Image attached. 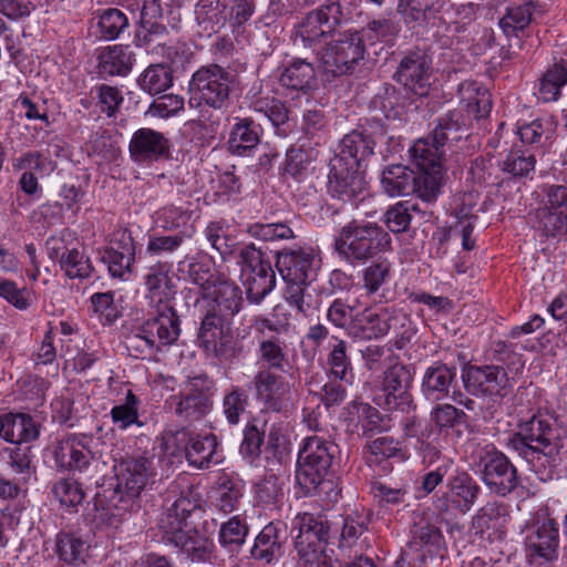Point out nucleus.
<instances>
[{"label":"nucleus","instance_id":"nucleus-1","mask_svg":"<svg viewBox=\"0 0 567 567\" xmlns=\"http://www.w3.org/2000/svg\"><path fill=\"white\" fill-rule=\"evenodd\" d=\"M506 446L526 460L539 480L546 482L553 477V468L563 445L556 425L546 416L533 415L518 423Z\"/></svg>","mask_w":567,"mask_h":567},{"label":"nucleus","instance_id":"nucleus-2","mask_svg":"<svg viewBox=\"0 0 567 567\" xmlns=\"http://www.w3.org/2000/svg\"><path fill=\"white\" fill-rule=\"evenodd\" d=\"M390 235L377 223L351 220L334 238V249L351 265L364 264L375 255L391 250Z\"/></svg>","mask_w":567,"mask_h":567},{"label":"nucleus","instance_id":"nucleus-3","mask_svg":"<svg viewBox=\"0 0 567 567\" xmlns=\"http://www.w3.org/2000/svg\"><path fill=\"white\" fill-rule=\"evenodd\" d=\"M291 534L302 567H332V558L326 553L330 537L327 519L310 513L298 514L292 522Z\"/></svg>","mask_w":567,"mask_h":567},{"label":"nucleus","instance_id":"nucleus-4","mask_svg":"<svg viewBox=\"0 0 567 567\" xmlns=\"http://www.w3.org/2000/svg\"><path fill=\"white\" fill-rule=\"evenodd\" d=\"M114 470L116 484L110 503L120 512H130L148 481L155 476L153 458L146 455H130L121 458Z\"/></svg>","mask_w":567,"mask_h":567},{"label":"nucleus","instance_id":"nucleus-5","mask_svg":"<svg viewBox=\"0 0 567 567\" xmlns=\"http://www.w3.org/2000/svg\"><path fill=\"white\" fill-rule=\"evenodd\" d=\"M337 446L319 436L305 440L299 452L296 483L305 496L313 494L330 473Z\"/></svg>","mask_w":567,"mask_h":567},{"label":"nucleus","instance_id":"nucleus-6","mask_svg":"<svg viewBox=\"0 0 567 567\" xmlns=\"http://www.w3.org/2000/svg\"><path fill=\"white\" fill-rule=\"evenodd\" d=\"M365 53L362 32L347 30L332 38L318 54L323 71L338 78L353 74L362 64Z\"/></svg>","mask_w":567,"mask_h":567},{"label":"nucleus","instance_id":"nucleus-7","mask_svg":"<svg viewBox=\"0 0 567 567\" xmlns=\"http://www.w3.org/2000/svg\"><path fill=\"white\" fill-rule=\"evenodd\" d=\"M235 74L219 64L210 63L200 66L189 82V105L199 107L206 105L215 110L226 106Z\"/></svg>","mask_w":567,"mask_h":567},{"label":"nucleus","instance_id":"nucleus-8","mask_svg":"<svg viewBox=\"0 0 567 567\" xmlns=\"http://www.w3.org/2000/svg\"><path fill=\"white\" fill-rule=\"evenodd\" d=\"M462 380L468 393L488 398L489 403L484 420L492 419L496 409L501 405L502 399L506 395L508 378L504 368L498 365H470L463 371Z\"/></svg>","mask_w":567,"mask_h":567},{"label":"nucleus","instance_id":"nucleus-9","mask_svg":"<svg viewBox=\"0 0 567 567\" xmlns=\"http://www.w3.org/2000/svg\"><path fill=\"white\" fill-rule=\"evenodd\" d=\"M388 131L379 121H371L361 128L346 134L340 142V151L332 159H341L351 166L361 168L374 154V148L382 143Z\"/></svg>","mask_w":567,"mask_h":567},{"label":"nucleus","instance_id":"nucleus-10","mask_svg":"<svg viewBox=\"0 0 567 567\" xmlns=\"http://www.w3.org/2000/svg\"><path fill=\"white\" fill-rule=\"evenodd\" d=\"M252 384L262 411L287 414L295 408L293 386L282 375L270 370H259Z\"/></svg>","mask_w":567,"mask_h":567},{"label":"nucleus","instance_id":"nucleus-11","mask_svg":"<svg viewBox=\"0 0 567 567\" xmlns=\"http://www.w3.org/2000/svg\"><path fill=\"white\" fill-rule=\"evenodd\" d=\"M413 375L411 369L404 364L395 363L389 367L381 384L382 394L378 396L377 404L390 411L409 413L415 409L410 392Z\"/></svg>","mask_w":567,"mask_h":567},{"label":"nucleus","instance_id":"nucleus-12","mask_svg":"<svg viewBox=\"0 0 567 567\" xmlns=\"http://www.w3.org/2000/svg\"><path fill=\"white\" fill-rule=\"evenodd\" d=\"M543 196L536 210L539 228L547 237L567 234V185L545 184Z\"/></svg>","mask_w":567,"mask_h":567},{"label":"nucleus","instance_id":"nucleus-13","mask_svg":"<svg viewBox=\"0 0 567 567\" xmlns=\"http://www.w3.org/2000/svg\"><path fill=\"white\" fill-rule=\"evenodd\" d=\"M478 468L483 483L498 495L505 496L517 486L516 467L504 453L493 446H487L481 455Z\"/></svg>","mask_w":567,"mask_h":567},{"label":"nucleus","instance_id":"nucleus-14","mask_svg":"<svg viewBox=\"0 0 567 567\" xmlns=\"http://www.w3.org/2000/svg\"><path fill=\"white\" fill-rule=\"evenodd\" d=\"M327 188L331 197L343 203L360 202L368 195L367 182L361 168L341 159L330 161Z\"/></svg>","mask_w":567,"mask_h":567},{"label":"nucleus","instance_id":"nucleus-15","mask_svg":"<svg viewBox=\"0 0 567 567\" xmlns=\"http://www.w3.org/2000/svg\"><path fill=\"white\" fill-rule=\"evenodd\" d=\"M432 76V58L422 49L409 51L400 61L393 79L416 95L427 94Z\"/></svg>","mask_w":567,"mask_h":567},{"label":"nucleus","instance_id":"nucleus-16","mask_svg":"<svg viewBox=\"0 0 567 567\" xmlns=\"http://www.w3.org/2000/svg\"><path fill=\"white\" fill-rule=\"evenodd\" d=\"M225 320L217 312H208L202 321L198 340L206 353L219 360L231 361L237 355L236 343Z\"/></svg>","mask_w":567,"mask_h":567},{"label":"nucleus","instance_id":"nucleus-17","mask_svg":"<svg viewBox=\"0 0 567 567\" xmlns=\"http://www.w3.org/2000/svg\"><path fill=\"white\" fill-rule=\"evenodd\" d=\"M480 492L481 487L476 481L468 473L461 472L449 478L446 495L437 498L434 505L440 512H447L452 506L465 514L475 504Z\"/></svg>","mask_w":567,"mask_h":567},{"label":"nucleus","instance_id":"nucleus-18","mask_svg":"<svg viewBox=\"0 0 567 567\" xmlns=\"http://www.w3.org/2000/svg\"><path fill=\"white\" fill-rule=\"evenodd\" d=\"M276 268L284 281L308 282L315 274V256L301 247L276 254Z\"/></svg>","mask_w":567,"mask_h":567},{"label":"nucleus","instance_id":"nucleus-19","mask_svg":"<svg viewBox=\"0 0 567 567\" xmlns=\"http://www.w3.org/2000/svg\"><path fill=\"white\" fill-rule=\"evenodd\" d=\"M559 543L558 525L547 516H538L527 527L525 546L532 556H538L547 560L556 555Z\"/></svg>","mask_w":567,"mask_h":567},{"label":"nucleus","instance_id":"nucleus-20","mask_svg":"<svg viewBox=\"0 0 567 567\" xmlns=\"http://www.w3.org/2000/svg\"><path fill=\"white\" fill-rule=\"evenodd\" d=\"M169 140L150 127L135 131L128 144V152L135 163L153 162L169 155Z\"/></svg>","mask_w":567,"mask_h":567},{"label":"nucleus","instance_id":"nucleus-21","mask_svg":"<svg viewBox=\"0 0 567 567\" xmlns=\"http://www.w3.org/2000/svg\"><path fill=\"white\" fill-rule=\"evenodd\" d=\"M155 316L142 324V333L154 340L158 352L165 346H172L179 337V318L173 306L154 308Z\"/></svg>","mask_w":567,"mask_h":567},{"label":"nucleus","instance_id":"nucleus-22","mask_svg":"<svg viewBox=\"0 0 567 567\" xmlns=\"http://www.w3.org/2000/svg\"><path fill=\"white\" fill-rule=\"evenodd\" d=\"M396 319L386 308L379 312L367 308L354 316V320L348 328V333L357 340L377 339L385 336Z\"/></svg>","mask_w":567,"mask_h":567},{"label":"nucleus","instance_id":"nucleus-23","mask_svg":"<svg viewBox=\"0 0 567 567\" xmlns=\"http://www.w3.org/2000/svg\"><path fill=\"white\" fill-rule=\"evenodd\" d=\"M192 509V502L187 497H179L163 512L157 527L165 542L175 545L193 529L187 523Z\"/></svg>","mask_w":567,"mask_h":567},{"label":"nucleus","instance_id":"nucleus-24","mask_svg":"<svg viewBox=\"0 0 567 567\" xmlns=\"http://www.w3.org/2000/svg\"><path fill=\"white\" fill-rule=\"evenodd\" d=\"M169 268L166 264L157 262L146 269L143 277L145 298L152 308L172 306L175 295V286L169 277Z\"/></svg>","mask_w":567,"mask_h":567},{"label":"nucleus","instance_id":"nucleus-25","mask_svg":"<svg viewBox=\"0 0 567 567\" xmlns=\"http://www.w3.org/2000/svg\"><path fill=\"white\" fill-rule=\"evenodd\" d=\"M457 369L442 362H434L423 373L421 391L426 400L441 401L450 396L456 385Z\"/></svg>","mask_w":567,"mask_h":567},{"label":"nucleus","instance_id":"nucleus-26","mask_svg":"<svg viewBox=\"0 0 567 567\" xmlns=\"http://www.w3.org/2000/svg\"><path fill=\"white\" fill-rule=\"evenodd\" d=\"M53 458L59 470L82 472L90 466L93 453L83 440L70 436L56 442Z\"/></svg>","mask_w":567,"mask_h":567},{"label":"nucleus","instance_id":"nucleus-27","mask_svg":"<svg viewBox=\"0 0 567 567\" xmlns=\"http://www.w3.org/2000/svg\"><path fill=\"white\" fill-rule=\"evenodd\" d=\"M40 429V423L29 414L7 413L0 416V437L12 444L37 440Z\"/></svg>","mask_w":567,"mask_h":567},{"label":"nucleus","instance_id":"nucleus-28","mask_svg":"<svg viewBox=\"0 0 567 567\" xmlns=\"http://www.w3.org/2000/svg\"><path fill=\"white\" fill-rule=\"evenodd\" d=\"M286 540V526L280 523L267 524L255 539L251 557L256 560L270 564L282 555V545Z\"/></svg>","mask_w":567,"mask_h":567},{"label":"nucleus","instance_id":"nucleus-29","mask_svg":"<svg viewBox=\"0 0 567 567\" xmlns=\"http://www.w3.org/2000/svg\"><path fill=\"white\" fill-rule=\"evenodd\" d=\"M260 125L250 117H236L227 141V150L235 156H250L260 142Z\"/></svg>","mask_w":567,"mask_h":567},{"label":"nucleus","instance_id":"nucleus-30","mask_svg":"<svg viewBox=\"0 0 567 567\" xmlns=\"http://www.w3.org/2000/svg\"><path fill=\"white\" fill-rule=\"evenodd\" d=\"M135 54L128 45L114 44L103 48L97 55L101 76H125L133 69Z\"/></svg>","mask_w":567,"mask_h":567},{"label":"nucleus","instance_id":"nucleus-31","mask_svg":"<svg viewBox=\"0 0 567 567\" xmlns=\"http://www.w3.org/2000/svg\"><path fill=\"white\" fill-rule=\"evenodd\" d=\"M205 298H212L215 302L218 316L230 319L237 315L243 307V291L235 282L219 279L213 284V290L205 293Z\"/></svg>","mask_w":567,"mask_h":567},{"label":"nucleus","instance_id":"nucleus-32","mask_svg":"<svg viewBox=\"0 0 567 567\" xmlns=\"http://www.w3.org/2000/svg\"><path fill=\"white\" fill-rule=\"evenodd\" d=\"M134 256L135 246L133 238L131 235L123 233L120 246L106 248L101 256V260L107 265L112 277L124 278L126 274L131 272Z\"/></svg>","mask_w":567,"mask_h":567},{"label":"nucleus","instance_id":"nucleus-33","mask_svg":"<svg viewBox=\"0 0 567 567\" xmlns=\"http://www.w3.org/2000/svg\"><path fill=\"white\" fill-rule=\"evenodd\" d=\"M412 162L420 169H444L445 147L430 134L419 138L410 148Z\"/></svg>","mask_w":567,"mask_h":567},{"label":"nucleus","instance_id":"nucleus-34","mask_svg":"<svg viewBox=\"0 0 567 567\" xmlns=\"http://www.w3.org/2000/svg\"><path fill=\"white\" fill-rule=\"evenodd\" d=\"M217 439L215 435L192 436L185 447L186 460L196 468H208L212 464H218Z\"/></svg>","mask_w":567,"mask_h":567},{"label":"nucleus","instance_id":"nucleus-35","mask_svg":"<svg viewBox=\"0 0 567 567\" xmlns=\"http://www.w3.org/2000/svg\"><path fill=\"white\" fill-rule=\"evenodd\" d=\"M241 277L250 303L259 305L276 286V275L270 264Z\"/></svg>","mask_w":567,"mask_h":567},{"label":"nucleus","instance_id":"nucleus-36","mask_svg":"<svg viewBox=\"0 0 567 567\" xmlns=\"http://www.w3.org/2000/svg\"><path fill=\"white\" fill-rule=\"evenodd\" d=\"M287 344L278 337L262 339L258 344V360L265 367V370L287 372L290 368Z\"/></svg>","mask_w":567,"mask_h":567},{"label":"nucleus","instance_id":"nucleus-37","mask_svg":"<svg viewBox=\"0 0 567 567\" xmlns=\"http://www.w3.org/2000/svg\"><path fill=\"white\" fill-rule=\"evenodd\" d=\"M414 172L403 165H391L381 174V185L389 196H405L413 190Z\"/></svg>","mask_w":567,"mask_h":567},{"label":"nucleus","instance_id":"nucleus-38","mask_svg":"<svg viewBox=\"0 0 567 567\" xmlns=\"http://www.w3.org/2000/svg\"><path fill=\"white\" fill-rule=\"evenodd\" d=\"M316 82V72L311 63L296 59L280 74V83L292 90L307 91Z\"/></svg>","mask_w":567,"mask_h":567},{"label":"nucleus","instance_id":"nucleus-39","mask_svg":"<svg viewBox=\"0 0 567 567\" xmlns=\"http://www.w3.org/2000/svg\"><path fill=\"white\" fill-rule=\"evenodd\" d=\"M444 181L445 171L420 169L419 173L414 172L413 190L411 194H414L425 203H434L441 194Z\"/></svg>","mask_w":567,"mask_h":567},{"label":"nucleus","instance_id":"nucleus-40","mask_svg":"<svg viewBox=\"0 0 567 567\" xmlns=\"http://www.w3.org/2000/svg\"><path fill=\"white\" fill-rule=\"evenodd\" d=\"M174 546L193 563H207L212 559L213 542L196 529L188 532Z\"/></svg>","mask_w":567,"mask_h":567},{"label":"nucleus","instance_id":"nucleus-41","mask_svg":"<svg viewBox=\"0 0 567 567\" xmlns=\"http://www.w3.org/2000/svg\"><path fill=\"white\" fill-rule=\"evenodd\" d=\"M396 12L406 24L429 22L439 12V0H399Z\"/></svg>","mask_w":567,"mask_h":567},{"label":"nucleus","instance_id":"nucleus-42","mask_svg":"<svg viewBox=\"0 0 567 567\" xmlns=\"http://www.w3.org/2000/svg\"><path fill=\"white\" fill-rule=\"evenodd\" d=\"M137 84L144 92L156 95L172 86L173 74L165 64H152L138 76Z\"/></svg>","mask_w":567,"mask_h":567},{"label":"nucleus","instance_id":"nucleus-43","mask_svg":"<svg viewBox=\"0 0 567 567\" xmlns=\"http://www.w3.org/2000/svg\"><path fill=\"white\" fill-rule=\"evenodd\" d=\"M89 546L79 536L70 533H60L55 539V553L60 560L79 566L84 563L85 554Z\"/></svg>","mask_w":567,"mask_h":567},{"label":"nucleus","instance_id":"nucleus-44","mask_svg":"<svg viewBox=\"0 0 567 567\" xmlns=\"http://www.w3.org/2000/svg\"><path fill=\"white\" fill-rule=\"evenodd\" d=\"M465 133L463 115L458 111H449L439 117L431 135L444 147L449 143L458 142Z\"/></svg>","mask_w":567,"mask_h":567},{"label":"nucleus","instance_id":"nucleus-45","mask_svg":"<svg viewBox=\"0 0 567 567\" xmlns=\"http://www.w3.org/2000/svg\"><path fill=\"white\" fill-rule=\"evenodd\" d=\"M210 409V398L203 391L194 390L178 396L175 412L186 420H198Z\"/></svg>","mask_w":567,"mask_h":567},{"label":"nucleus","instance_id":"nucleus-46","mask_svg":"<svg viewBox=\"0 0 567 567\" xmlns=\"http://www.w3.org/2000/svg\"><path fill=\"white\" fill-rule=\"evenodd\" d=\"M60 268L70 279H85L93 271L90 258L78 248L63 249L60 256Z\"/></svg>","mask_w":567,"mask_h":567},{"label":"nucleus","instance_id":"nucleus-47","mask_svg":"<svg viewBox=\"0 0 567 567\" xmlns=\"http://www.w3.org/2000/svg\"><path fill=\"white\" fill-rule=\"evenodd\" d=\"M284 299L298 315L308 316L316 309V299L310 292V281H285Z\"/></svg>","mask_w":567,"mask_h":567},{"label":"nucleus","instance_id":"nucleus-48","mask_svg":"<svg viewBox=\"0 0 567 567\" xmlns=\"http://www.w3.org/2000/svg\"><path fill=\"white\" fill-rule=\"evenodd\" d=\"M140 399L128 390L125 401L121 404L114 405L111 410V419L113 424L118 430H127L132 425L138 427L144 426V422L140 420L138 415Z\"/></svg>","mask_w":567,"mask_h":567},{"label":"nucleus","instance_id":"nucleus-49","mask_svg":"<svg viewBox=\"0 0 567 567\" xmlns=\"http://www.w3.org/2000/svg\"><path fill=\"white\" fill-rule=\"evenodd\" d=\"M231 0H199L196 18L200 23H208L210 29L221 28L228 21V7Z\"/></svg>","mask_w":567,"mask_h":567},{"label":"nucleus","instance_id":"nucleus-50","mask_svg":"<svg viewBox=\"0 0 567 567\" xmlns=\"http://www.w3.org/2000/svg\"><path fill=\"white\" fill-rule=\"evenodd\" d=\"M327 29L322 27V23L315 16L312 11H309L301 22L296 27L297 38L299 45L306 49H315L321 43V40L331 35L326 32Z\"/></svg>","mask_w":567,"mask_h":567},{"label":"nucleus","instance_id":"nucleus-51","mask_svg":"<svg viewBox=\"0 0 567 567\" xmlns=\"http://www.w3.org/2000/svg\"><path fill=\"white\" fill-rule=\"evenodd\" d=\"M533 9L534 4L530 1L508 7L506 14L499 20V27L504 33L509 37L524 30L530 23Z\"/></svg>","mask_w":567,"mask_h":567},{"label":"nucleus","instance_id":"nucleus-52","mask_svg":"<svg viewBox=\"0 0 567 567\" xmlns=\"http://www.w3.org/2000/svg\"><path fill=\"white\" fill-rule=\"evenodd\" d=\"M248 394L240 386H231L223 398V414L231 425L238 424L248 406Z\"/></svg>","mask_w":567,"mask_h":567},{"label":"nucleus","instance_id":"nucleus-53","mask_svg":"<svg viewBox=\"0 0 567 567\" xmlns=\"http://www.w3.org/2000/svg\"><path fill=\"white\" fill-rule=\"evenodd\" d=\"M97 27L105 40H115L128 27V18L116 8L104 10L99 16Z\"/></svg>","mask_w":567,"mask_h":567},{"label":"nucleus","instance_id":"nucleus-54","mask_svg":"<svg viewBox=\"0 0 567 567\" xmlns=\"http://www.w3.org/2000/svg\"><path fill=\"white\" fill-rule=\"evenodd\" d=\"M248 234L262 241H278L295 238V233L287 223H255L248 226Z\"/></svg>","mask_w":567,"mask_h":567},{"label":"nucleus","instance_id":"nucleus-55","mask_svg":"<svg viewBox=\"0 0 567 567\" xmlns=\"http://www.w3.org/2000/svg\"><path fill=\"white\" fill-rule=\"evenodd\" d=\"M399 451L396 441L389 436H381L367 443L365 461L369 466L381 465Z\"/></svg>","mask_w":567,"mask_h":567},{"label":"nucleus","instance_id":"nucleus-56","mask_svg":"<svg viewBox=\"0 0 567 567\" xmlns=\"http://www.w3.org/2000/svg\"><path fill=\"white\" fill-rule=\"evenodd\" d=\"M567 83V69L563 64H555L543 76L539 93L544 101H556L560 96L561 87Z\"/></svg>","mask_w":567,"mask_h":567},{"label":"nucleus","instance_id":"nucleus-57","mask_svg":"<svg viewBox=\"0 0 567 567\" xmlns=\"http://www.w3.org/2000/svg\"><path fill=\"white\" fill-rule=\"evenodd\" d=\"M311 11L322 23V27L327 29L326 32H329L330 34H333L336 30L348 20L340 0H327L317 9Z\"/></svg>","mask_w":567,"mask_h":567},{"label":"nucleus","instance_id":"nucleus-58","mask_svg":"<svg viewBox=\"0 0 567 567\" xmlns=\"http://www.w3.org/2000/svg\"><path fill=\"white\" fill-rule=\"evenodd\" d=\"M52 493L60 504L66 507H76L85 497L82 485L71 477L58 481L52 487Z\"/></svg>","mask_w":567,"mask_h":567},{"label":"nucleus","instance_id":"nucleus-59","mask_svg":"<svg viewBox=\"0 0 567 567\" xmlns=\"http://www.w3.org/2000/svg\"><path fill=\"white\" fill-rule=\"evenodd\" d=\"M464 417H466L464 411L449 403L436 404L430 413V422L440 433L461 423Z\"/></svg>","mask_w":567,"mask_h":567},{"label":"nucleus","instance_id":"nucleus-60","mask_svg":"<svg viewBox=\"0 0 567 567\" xmlns=\"http://www.w3.org/2000/svg\"><path fill=\"white\" fill-rule=\"evenodd\" d=\"M391 265L386 259L378 260L362 270V284L367 295L375 293L388 280Z\"/></svg>","mask_w":567,"mask_h":567},{"label":"nucleus","instance_id":"nucleus-61","mask_svg":"<svg viewBox=\"0 0 567 567\" xmlns=\"http://www.w3.org/2000/svg\"><path fill=\"white\" fill-rule=\"evenodd\" d=\"M205 236L212 247L225 259L235 252L237 241L227 229L217 223H210L205 229Z\"/></svg>","mask_w":567,"mask_h":567},{"label":"nucleus","instance_id":"nucleus-62","mask_svg":"<svg viewBox=\"0 0 567 567\" xmlns=\"http://www.w3.org/2000/svg\"><path fill=\"white\" fill-rule=\"evenodd\" d=\"M248 535L247 524L239 516L229 518L223 523L219 529V543L224 547L240 546Z\"/></svg>","mask_w":567,"mask_h":567},{"label":"nucleus","instance_id":"nucleus-63","mask_svg":"<svg viewBox=\"0 0 567 567\" xmlns=\"http://www.w3.org/2000/svg\"><path fill=\"white\" fill-rule=\"evenodd\" d=\"M310 159L306 151L289 148L286 154L285 173L301 182L309 175Z\"/></svg>","mask_w":567,"mask_h":567},{"label":"nucleus","instance_id":"nucleus-64","mask_svg":"<svg viewBox=\"0 0 567 567\" xmlns=\"http://www.w3.org/2000/svg\"><path fill=\"white\" fill-rule=\"evenodd\" d=\"M409 207L410 202H400L385 212L383 220L390 231L400 234L409 229L413 218V215H409Z\"/></svg>","mask_w":567,"mask_h":567}]
</instances>
